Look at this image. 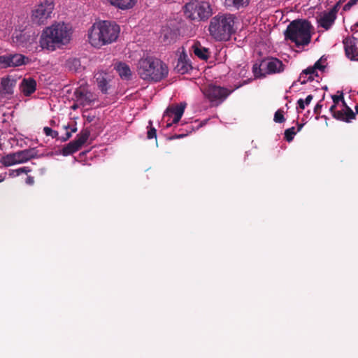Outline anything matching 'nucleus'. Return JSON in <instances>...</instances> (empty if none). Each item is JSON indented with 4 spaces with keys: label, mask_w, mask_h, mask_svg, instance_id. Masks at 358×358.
<instances>
[{
    "label": "nucleus",
    "mask_w": 358,
    "mask_h": 358,
    "mask_svg": "<svg viewBox=\"0 0 358 358\" xmlns=\"http://www.w3.org/2000/svg\"><path fill=\"white\" fill-rule=\"evenodd\" d=\"M120 31V26L115 22H99L92 27L88 34L89 42L95 48H101L116 41Z\"/></svg>",
    "instance_id": "f257e3e1"
},
{
    "label": "nucleus",
    "mask_w": 358,
    "mask_h": 358,
    "mask_svg": "<svg viewBox=\"0 0 358 358\" xmlns=\"http://www.w3.org/2000/svg\"><path fill=\"white\" fill-rule=\"evenodd\" d=\"M70 39L71 33L67 26L64 23H57L43 30L39 42L43 49L53 51L68 43Z\"/></svg>",
    "instance_id": "f03ea898"
},
{
    "label": "nucleus",
    "mask_w": 358,
    "mask_h": 358,
    "mask_svg": "<svg viewBox=\"0 0 358 358\" xmlns=\"http://www.w3.org/2000/svg\"><path fill=\"white\" fill-rule=\"evenodd\" d=\"M234 24L235 16L233 14L219 13L210 21V36L217 41H227L236 32Z\"/></svg>",
    "instance_id": "7ed1b4c3"
},
{
    "label": "nucleus",
    "mask_w": 358,
    "mask_h": 358,
    "mask_svg": "<svg viewBox=\"0 0 358 358\" xmlns=\"http://www.w3.org/2000/svg\"><path fill=\"white\" fill-rule=\"evenodd\" d=\"M140 78L147 81L159 82L167 76V66L160 59L153 57H143L137 64Z\"/></svg>",
    "instance_id": "20e7f679"
},
{
    "label": "nucleus",
    "mask_w": 358,
    "mask_h": 358,
    "mask_svg": "<svg viewBox=\"0 0 358 358\" xmlns=\"http://www.w3.org/2000/svg\"><path fill=\"white\" fill-rule=\"evenodd\" d=\"M312 28L307 20H294L287 27L284 32L285 38L294 43L296 47L308 45L311 41Z\"/></svg>",
    "instance_id": "39448f33"
},
{
    "label": "nucleus",
    "mask_w": 358,
    "mask_h": 358,
    "mask_svg": "<svg viewBox=\"0 0 358 358\" xmlns=\"http://www.w3.org/2000/svg\"><path fill=\"white\" fill-rule=\"evenodd\" d=\"M182 10L185 17L195 22H205L213 15L209 2L202 0H190Z\"/></svg>",
    "instance_id": "423d86ee"
},
{
    "label": "nucleus",
    "mask_w": 358,
    "mask_h": 358,
    "mask_svg": "<svg viewBox=\"0 0 358 358\" xmlns=\"http://www.w3.org/2000/svg\"><path fill=\"white\" fill-rule=\"evenodd\" d=\"M38 152L36 148H32L9 153L1 158L0 163L6 167L17 164H23L31 159L38 158Z\"/></svg>",
    "instance_id": "0eeeda50"
},
{
    "label": "nucleus",
    "mask_w": 358,
    "mask_h": 358,
    "mask_svg": "<svg viewBox=\"0 0 358 358\" xmlns=\"http://www.w3.org/2000/svg\"><path fill=\"white\" fill-rule=\"evenodd\" d=\"M231 92L232 90L215 85H210L203 90L205 96L215 106L222 103Z\"/></svg>",
    "instance_id": "6e6552de"
},
{
    "label": "nucleus",
    "mask_w": 358,
    "mask_h": 358,
    "mask_svg": "<svg viewBox=\"0 0 358 358\" xmlns=\"http://www.w3.org/2000/svg\"><path fill=\"white\" fill-rule=\"evenodd\" d=\"M90 136V131L85 128L76 136L73 141L65 145L62 148L61 153L64 156H68L78 152L83 145H84Z\"/></svg>",
    "instance_id": "1a4fd4ad"
},
{
    "label": "nucleus",
    "mask_w": 358,
    "mask_h": 358,
    "mask_svg": "<svg viewBox=\"0 0 358 358\" xmlns=\"http://www.w3.org/2000/svg\"><path fill=\"white\" fill-rule=\"evenodd\" d=\"M53 8L54 4L52 0H44L33 10V22L37 24H45L46 20L50 17Z\"/></svg>",
    "instance_id": "9d476101"
},
{
    "label": "nucleus",
    "mask_w": 358,
    "mask_h": 358,
    "mask_svg": "<svg viewBox=\"0 0 358 358\" xmlns=\"http://www.w3.org/2000/svg\"><path fill=\"white\" fill-rule=\"evenodd\" d=\"M28 58L21 54H8L0 56V66L1 68L15 67L24 64Z\"/></svg>",
    "instance_id": "9b49d317"
},
{
    "label": "nucleus",
    "mask_w": 358,
    "mask_h": 358,
    "mask_svg": "<svg viewBox=\"0 0 358 358\" xmlns=\"http://www.w3.org/2000/svg\"><path fill=\"white\" fill-rule=\"evenodd\" d=\"M336 105L334 103L329 109L334 118L345 122H351L352 120L356 118V114L349 106H346V109L336 110Z\"/></svg>",
    "instance_id": "f8f14e48"
},
{
    "label": "nucleus",
    "mask_w": 358,
    "mask_h": 358,
    "mask_svg": "<svg viewBox=\"0 0 358 358\" xmlns=\"http://www.w3.org/2000/svg\"><path fill=\"white\" fill-rule=\"evenodd\" d=\"M185 103H180L175 106L167 108L164 114V118L173 117L171 123L167 124V127H171L172 124L178 123L181 119L185 108Z\"/></svg>",
    "instance_id": "ddd939ff"
},
{
    "label": "nucleus",
    "mask_w": 358,
    "mask_h": 358,
    "mask_svg": "<svg viewBox=\"0 0 358 358\" xmlns=\"http://www.w3.org/2000/svg\"><path fill=\"white\" fill-rule=\"evenodd\" d=\"M345 56L352 61L358 60L357 39L355 37H347L343 41Z\"/></svg>",
    "instance_id": "4468645a"
},
{
    "label": "nucleus",
    "mask_w": 358,
    "mask_h": 358,
    "mask_svg": "<svg viewBox=\"0 0 358 358\" xmlns=\"http://www.w3.org/2000/svg\"><path fill=\"white\" fill-rule=\"evenodd\" d=\"M262 66L267 74L281 73L285 66L280 59L273 57L262 60Z\"/></svg>",
    "instance_id": "2eb2a0df"
},
{
    "label": "nucleus",
    "mask_w": 358,
    "mask_h": 358,
    "mask_svg": "<svg viewBox=\"0 0 358 358\" xmlns=\"http://www.w3.org/2000/svg\"><path fill=\"white\" fill-rule=\"evenodd\" d=\"M74 96L76 101L83 106L90 105L95 100L92 92L82 87L76 90Z\"/></svg>",
    "instance_id": "dca6fc26"
},
{
    "label": "nucleus",
    "mask_w": 358,
    "mask_h": 358,
    "mask_svg": "<svg viewBox=\"0 0 358 358\" xmlns=\"http://www.w3.org/2000/svg\"><path fill=\"white\" fill-rule=\"evenodd\" d=\"M35 38L36 35L34 33L31 35L27 31H20L15 33L12 39L17 46L26 47L28 44L32 43Z\"/></svg>",
    "instance_id": "f3484780"
},
{
    "label": "nucleus",
    "mask_w": 358,
    "mask_h": 358,
    "mask_svg": "<svg viewBox=\"0 0 358 358\" xmlns=\"http://www.w3.org/2000/svg\"><path fill=\"white\" fill-rule=\"evenodd\" d=\"M16 84V80L9 77L3 78L1 82L0 94L1 95H11L13 93V87Z\"/></svg>",
    "instance_id": "a211bd4d"
},
{
    "label": "nucleus",
    "mask_w": 358,
    "mask_h": 358,
    "mask_svg": "<svg viewBox=\"0 0 358 358\" xmlns=\"http://www.w3.org/2000/svg\"><path fill=\"white\" fill-rule=\"evenodd\" d=\"M36 89V82L34 78H24L20 85L21 92L25 96H30Z\"/></svg>",
    "instance_id": "6ab92c4d"
},
{
    "label": "nucleus",
    "mask_w": 358,
    "mask_h": 358,
    "mask_svg": "<svg viewBox=\"0 0 358 358\" xmlns=\"http://www.w3.org/2000/svg\"><path fill=\"white\" fill-rule=\"evenodd\" d=\"M160 38L166 44H170L176 41L177 33L169 27H164L162 30Z\"/></svg>",
    "instance_id": "aec40b11"
},
{
    "label": "nucleus",
    "mask_w": 358,
    "mask_h": 358,
    "mask_svg": "<svg viewBox=\"0 0 358 358\" xmlns=\"http://www.w3.org/2000/svg\"><path fill=\"white\" fill-rule=\"evenodd\" d=\"M336 18V17L329 12H325L320 16L317 22L320 27L328 30L334 23Z\"/></svg>",
    "instance_id": "412c9836"
},
{
    "label": "nucleus",
    "mask_w": 358,
    "mask_h": 358,
    "mask_svg": "<svg viewBox=\"0 0 358 358\" xmlns=\"http://www.w3.org/2000/svg\"><path fill=\"white\" fill-rule=\"evenodd\" d=\"M187 55L183 52L180 55L176 66V70L181 73L185 74L192 69L191 64L186 59Z\"/></svg>",
    "instance_id": "4be33fe9"
},
{
    "label": "nucleus",
    "mask_w": 358,
    "mask_h": 358,
    "mask_svg": "<svg viewBox=\"0 0 358 358\" xmlns=\"http://www.w3.org/2000/svg\"><path fill=\"white\" fill-rule=\"evenodd\" d=\"M108 1L112 6L120 10L132 8L137 3V0H108Z\"/></svg>",
    "instance_id": "5701e85b"
},
{
    "label": "nucleus",
    "mask_w": 358,
    "mask_h": 358,
    "mask_svg": "<svg viewBox=\"0 0 358 358\" xmlns=\"http://www.w3.org/2000/svg\"><path fill=\"white\" fill-rule=\"evenodd\" d=\"M313 75L317 76L316 69L314 66H310L301 73L298 81L301 84H305L308 81H312L314 79Z\"/></svg>",
    "instance_id": "b1692460"
},
{
    "label": "nucleus",
    "mask_w": 358,
    "mask_h": 358,
    "mask_svg": "<svg viewBox=\"0 0 358 358\" xmlns=\"http://www.w3.org/2000/svg\"><path fill=\"white\" fill-rule=\"evenodd\" d=\"M115 69L121 78L124 80H129L131 78V71L129 66L125 63L120 62Z\"/></svg>",
    "instance_id": "393cba45"
},
{
    "label": "nucleus",
    "mask_w": 358,
    "mask_h": 358,
    "mask_svg": "<svg viewBox=\"0 0 358 358\" xmlns=\"http://www.w3.org/2000/svg\"><path fill=\"white\" fill-rule=\"evenodd\" d=\"M250 0H224V6L229 9H236L246 7Z\"/></svg>",
    "instance_id": "a878e982"
},
{
    "label": "nucleus",
    "mask_w": 358,
    "mask_h": 358,
    "mask_svg": "<svg viewBox=\"0 0 358 358\" xmlns=\"http://www.w3.org/2000/svg\"><path fill=\"white\" fill-rule=\"evenodd\" d=\"M193 51L194 55L199 58L207 60L209 57L208 49L201 45L200 43H195L193 46Z\"/></svg>",
    "instance_id": "bb28decb"
},
{
    "label": "nucleus",
    "mask_w": 358,
    "mask_h": 358,
    "mask_svg": "<svg viewBox=\"0 0 358 358\" xmlns=\"http://www.w3.org/2000/svg\"><path fill=\"white\" fill-rule=\"evenodd\" d=\"M66 67L69 71L73 72H79L84 69V67L81 65L80 60L78 58H70L66 61Z\"/></svg>",
    "instance_id": "cd10ccee"
},
{
    "label": "nucleus",
    "mask_w": 358,
    "mask_h": 358,
    "mask_svg": "<svg viewBox=\"0 0 358 358\" xmlns=\"http://www.w3.org/2000/svg\"><path fill=\"white\" fill-rule=\"evenodd\" d=\"M96 80L97 83V85L99 89L104 94L107 93L108 91V82L106 79L101 75L99 74L96 78Z\"/></svg>",
    "instance_id": "c85d7f7f"
},
{
    "label": "nucleus",
    "mask_w": 358,
    "mask_h": 358,
    "mask_svg": "<svg viewBox=\"0 0 358 358\" xmlns=\"http://www.w3.org/2000/svg\"><path fill=\"white\" fill-rule=\"evenodd\" d=\"M264 69L262 68V63L260 64H255L252 66V72L254 73V76L255 78H262L265 77L266 72L262 73V70Z\"/></svg>",
    "instance_id": "c756f323"
},
{
    "label": "nucleus",
    "mask_w": 358,
    "mask_h": 358,
    "mask_svg": "<svg viewBox=\"0 0 358 358\" xmlns=\"http://www.w3.org/2000/svg\"><path fill=\"white\" fill-rule=\"evenodd\" d=\"M148 131H147V138L148 139L157 138V130L155 127H152V121L150 120L148 122Z\"/></svg>",
    "instance_id": "7c9ffc66"
},
{
    "label": "nucleus",
    "mask_w": 358,
    "mask_h": 358,
    "mask_svg": "<svg viewBox=\"0 0 358 358\" xmlns=\"http://www.w3.org/2000/svg\"><path fill=\"white\" fill-rule=\"evenodd\" d=\"M295 134H296V131H295V128L294 127L287 129L285 131V139L287 142H291L293 140Z\"/></svg>",
    "instance_id": "2f4dec72"
},
{
    "label": "nucleus",
    "mask_w": 358,
    "mask_h": 358,
    "mask_svg": "<svg viewBox=\"0 0 358 358\" xmlns=\"http://www.w3.org/2000/svg\"><path fill=\"white\" fill-rule=\"evenodd\" d=\"M43 132L44 134L48 136H51L52 138H58V132L57 131H55L52 129L51 128L48 127H45L43 128Z\"/></svg>",
    "instance_id": "473e14b6"
},
{
    "label": "nucleus",
    "mask_w": 358,
    "mask_h": 358,
    "mask_svg": "<svg viewBox=\"0 0 358 358\" xmlns=\"http://www.w3.org/2000/svg\"><path fill=\"white\" fill-rule=\"evenodd\" d=\"M273 120L278 123H282L285 121L283 115V112L280 110H277L275 113Z\"/></svg>",
    "instance_id": "72a5a7b5"
},
{
    "label": "nucleus",
    "mask_w": 358,
    "mask_h": 358,
    "mask_svg": "<svg viewBox=\"0 0 358 358\" xmlns=\"http://www.w3.org/2000/svg\"><path fill=\"white\" fill-rule=\"evenodd\" d=\"M358 3V0H350L343 8V11H348Z\"/></svg>",
    "instance_id": "f704fd0d"
},
{
    "label": "nucleus",
    "mask_w": 358,
    "mask_h": 358,
    "mask_svg": "<svg viewBox=\"0 0 358 358\" xmlns=\"http://www.w3.org/2000/svg\"><path fill=\"white\" fill-rule=\"evenodd\" d=\"M341 1H339L338 2H337L334 6L333 8L329 11L330 13H331L334 16H335L336 17V14L338 12L339 10V8H340V6H341Z\"/></svg>",
    "instance_id": "c9c22d12"
},
{
    "label": "nucleus",
    "mask_w": 358,
    "mask_h": 358,
    "mask_svg": "<svg viewBox=\"0 0 358 358\" xmlns=\"http://www.w3.org/2000/svg\"><path fill=\"white\" fill-rule=\"evenodd\" d=\"M15 171L16 172L17 176H19L22 173H28L31 171V169L29 167L24 166L16 169Z\"/></svg>",
    "instance_id": "e433bc0d"
},
{
    "label": "nucleus",
    "mask_w": 358,
    "mask_h": 358,
    "mask_svg": "<svg viewBox=\"0 0 358 358\" xmlns=\"http://www.w3.org/2000/svg\"><path fill=\"white\" fill-rule=\"evenodd\" d=\"M331 98L333 99L334 103L338 104L340 101H342V99H343V94L341 93V94L339 95V96H338V95H333L331 96Z\"/></svg>",
    "instance_id": "4c0bfd02"
},
{
    "label": "nucleus",
    "mask_w": 358,
    "mask_h": 358,
    "mask_svg": "<svg viewBox=\"0 0 358 358\" xmlns=\"http://www.w3.org/2000/svg\"><path fill=\"white\" fill-rule=\"evenodd\" d=\"M71 136H72L71 132L67 131L65 134L64 136H62V138H60V141L62 142H65V141H68L71 137Z\"/></svg>",
    "instance_id": "58836bf2"
},
{
    "label": "nucleus",
    "mask_w": 358,
    "mask_h": 358,
    "mask_svg": "<svg viewBox=\"0 0 358 358\" xmlns=\"http://www.w3.org/2000/svg\"><path fill=\"white\" fill-rule=\"evenodd\" d=\"M26 183L29 185H33L34 184V178L32 176H27L26 178Z\"/></svg>",
    "instance_id": "ea45409f"
},
{
    "label": "nucleus",
    "mask_w": 358,
    "mask_h": 358,
    "mask_svg": "<svg viewBox=\"0 0 358 358\" xmlns=\"http://www.w3.org/2000/svg\"><path fill=\"white\" fill-rule=\"evenodd\" d=\"M313 66L315 68V69H316V70H317V69L323 70V69H324V66H322V65L320 64V60L317 61V62L315 63V64H314V66Z\"/></svg>",
    "instance_id": "a19ab883"
},
{
    "label": "nucleus",
    "mask_w": 358,
    "mask_h": 358,
    "mask_svg": "<svg viewBox=\"0 0 358 358\" xmlns=\"http://www.w3.org/2000/svg\"><path fill=\"white\" fill-rule=\"evenodd\" d=\"M322 107V106L321 104L317 103L314 108V113L317 115H320Z\"/></svg>",
    "instance_id": "79ce46f5"
},
{
    "label": "nucleus",
    "mask_w": 358,
    "mask_h": 358,
    "mask_svg": "<svg viewBox=\"0 0 358 358\" xmlns=\"http://www.w3.org/2000/svg\"><path fill=\"white\" fill-rule=\"evenodd\" d=\"M297 104L301 109H302V110L304 109L306 104L304 103V101L302 99H300L298 100Z\"/></svg>",
    "instance_id": "37998d69"
},
{
    "label": "nucleus",
    "mask_w": 358,
    "mask_h": 358,
    "mask_svg": "<svg viewBox=\"0 0 358 358\" xmlns=\"http://www.w3.org/2000/svg\"><path fill=\"white\" fill-rule=\"evenodd\" d=\"M313 98V95H311V94H310V95L307 96V97L306 98V99H305V100H303V101H304L305 104H306V105H308V104L310 103V101H312Z\"/></svg>",
    "instance_id": "c03bdc74"
},
{
    "label": "nucleus",
    "mask_w": 358,
    "mask_h": 358,
    "mask_svg": "<svg viewBox=\"0 0 358 358\" xmlns=\"http://www.w3.org/2000/svg\"><path fill=\"white\" fill-rule=\"evenodd\" d=\"M187 136V134H179V135H175V136H173L172 137V138H180L184 137V136Z\"/></svg>",
    "instance_id": "a18cd8bd"
},
{
    "label": "nucleus",
    "mask_w": 358,
    "mask_h": 358,
    "mask_svg": "<svg viewBox=\"0 0 358 358\" xmlns=\"http://www.w3.org/2000/svg\"><path fill=\"white\" fill-rule=\"evenodd\" d=\"M342 101V104H343V109H346V106H348V105H347V103H345V101L344 99H342V101Z\"/></svg>",
    "instance_id": "49530a36"
},
{
    "label": "nucleus",
    "mask_w": 358,
    "mask_h": 358,
    "mask_svg": "<svg viewBox=\"0 0 358 358\" xmlns=\"http://www.w3.org/2000/svg\"><path fill=\"white\" fill-rule=\"evenodd\" d=\"M303 126V124H298L297 131H301V129H302Z\"/></svg>",
    "instance_id": "de8ad7c7"
},
{
    "label": "nucleus",
    "mask_w": 358,
    "mask_h": 358,
    "mask_svg": "<svg viewBox=\"0 0 358 358\" xmlns=\"http://www.w3.org/2000/svg\"><path fill=\"white\" fill-rule=\"evenodd\" d=\"M77 131V127H74L73 128L71 129V131L70 132L72 133H75Z\"/></svg>",
    "instance_id": "09e8293b"
},
{
    "label": "nucleus",
    "mask_w": 358,
    "mask_h": 358,
    "mask_svg": "<svg viewBox=\"0 0 358 358\" xmlns=\"http://www.w3.org/2000/svg\"><path fill=\"white\" fill-rule=\"evenodd\" d=\"M356 113L358 114V105L355 106Z\"/></svg>",
    "instance_id": "8fccbe9b"
},
{
    "label": "nucleus",
    "mask_w": 358,
    "mask_h": 358,
    "mask_svg": "<svg viewBox=\"0 0 358 358\" xmlns=\"http://www.w3.org/2000/svg\"><path fill=\"white\" fill-rule=\"evenodd\" d=\"M69 125H67V126H64V128L65 129H69Z\"/></svg>",
    "instance_id": "3c124183"
},
{
    "label": "nucleus",
    "mask_w": 358,
    "mask_h": 358,
    "mask_svg": "<svg viewBox=\"0 0 358 358\" xmlns=\"http://www.w3.org/2000/svg\"><path fill=\"white\" fill-rule=\"evenodd\" d=\"M306 76H304L303 77L302 80H303V79H307L308 78H306Z\"/></svg>",
    "instance_id": "603ef678"
},
{
    "label": "nucleus",
    "mask_w": 358,
    "mask_h": 358,
    "mask_svg": "<svg viewBox=\"0 0 358 358\" xmlns=\"http://www.w3.org/2000/svg\"><path fill=\"white\" fill-rule=\"evenodd\" d=\"M54 123H55V121H54V120H52V121L50 122V124H53Z\"/></svg>",
    "instance_id": "864d4df0"
},
{
    "label": "nucleus",
    "mask_w": 358,
    "mask_h": 358,
    "mask_svg": "<svg viewBox=\"0 0 358 358\" xmlns=\"http://www.w3.org/2000/svg\"><path fill=\"white\" fill-rule=\"evenodd\" d=\"M355 26H356L357 27H358V22H357V23L355 24Z\"/></svg>",
    "instance_id": "5fc2aeb1"
},
{
    "label": "nucleus",
    "mask_w": 358,
    "mask_h": 358,
    "mask_svg": "<svg viewBox=\"0 0 358 358\" xmlns=\"http://www.w3.org/2000/svg\"><path fill=\"white\" fill-rule=\"evenodd\" d=\"M73 109L76 108V106H73Z\"/></svg>",
    "instance_id": "6e6d98bb"
},
{
    "label": "nucleus",
    "mask_w": 358,
    "mask_h": 358,
    "mask_svg": "<svg viewBox=\"0 0 358 358\" xmlns=\"http://www.w3.org/2000/svg\"><path fill=\"white\" fill-rule=\"evenodd\" d=\"M357 94H358V92H357Z\"/></svg>",
    "instance_id": "4d7b16f0"
}]
</instances>
